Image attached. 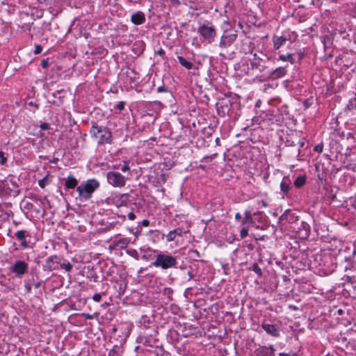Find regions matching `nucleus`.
I'll use <instances>...</instances> for the list:
<instances>
[{"label":"nucleus","instance_id":"obj_1","mask_svg":"<svg viewBox=\"0 0 356 356\" xmlns=\"http://www.w3.org/2000/svg\"><path fill=\"white\" fill-rule=\"evenodd\" d=\"M137 341L143 345L144 353L154 351L163 354L162 343L158 338V332L154 327L145 328L138 337Z\"/></svg>","mask_w":356,"mask_h":356},{"label":"nucleus","instance_id":"obj_2","mask_svg":"<svg viewBox=\"0 0 356 356\" xmlns=\"http://www.w3.org/2000/svg\"><path fill=\"white\" fill-rule=\"evenodd\" d=\"M90 134L92 138L97 140L98 145L111 144L113 143L111 131L106 127L98 126L95 123L90 128Z\"/></svg>","mask_w":356,"mask_h":356},{"label":"nucleus","instance_id":"obj_3","mask_svg":"<svg viewBox=\"0 0 356 356\" xmlns=\"http://www.w3.org/2000/svg\"><path fill=\"white\" fill-rule=\"evenodd\" d=\"M177 264L178 261L176 257L158 251L157 254L155 255V260L152 262L150 266L160 268L162 270H167L169 268H176Z\"/></svg>","mask_w":356,"mask_h":356},{"label":"nucleus","instance_id":"obj_4","mask_svg":"<svg viewBox=\"0 0 356 356\" xmlns=\"http://www.w3.org/2000/svg\"><path fill=\"white\" fill-rule=\"evenodd\" d=\"M99 182L95 179H90L81 183L76 187L79 196L82 199L89 200L93 192L99 187Z\"/></svg>","mask_w":356,"mask_h":356},{"label":"nucleus","instance_id":"obj_5","mask_svg":"<svg viewBox=\"0 0 356 356\" xmlns=\"http://www.w3.org/2000/svg\"><path fill=\"white\" fill-rule=\"evenodd\" d=\"M106 179L109 184L114 187L122 188L126 184V178L121 173L109 171L106 173Z\"/></svg>","mask_w":356,"mask_h":356},{"label":"nucleus","instance_id":"obj_6","mask_svg":"<svg viewBox=\"0 0 356 356\" xmlns=\"http://www.w3.org/2000/svg\"><path fill=\"white\" fill-rule=\"evenodd\" d=\"M197 33L206 40L208 43H212L216 36V31L213 26H209L208 24H202L197 29Z\"/></svg>","mask_w":356,"mask_h":356},{"label":"nucleus","instance_id":"obj_7","mask_svg":"<svg viewBox=\"0 0 356 356\" xmlns=\"http://www.w3.org/2000/svg\"><path fill=\"white\" fill-rule=\"evenodd\" d=\"M236 33H227L226 32L222 34L220 38L219 47L220 48H227L230 47L236 40Z\"/></svg>","mask_w":356,"mask_h":356},{"label":"nucleus","instance_id":"obj_8","mask_svg":"<svg viewBox=\"0 0 356 356\" xmlns=\"http://www.w3.org/2000/svg\"><path fill=\"white\" fill-rule=\"evenodd\" d=\"M28 270V264L23 261H17L11 267V271L14 273L16 276L21 277Z\"/></svg>","mask_w":356,"mask_h":356},{"label":"nucleus","instance_id":"obj_9","mask_svg":"<svg viewBox=\"0 0 356 356\" xmlns=\"http://www.w3.org/2000/svg\"><path fill=\"white\" fill-rule=\"evenodd\" d=\"M261 327L266 333L273 337H278L280 335L279 327L277 325L269 324L266 322H263Z\"/></svg>","mask_w":356,"mask_h":356},{"label":"nucleus","instance_id":"obj_10","mask_svg":"<svg viewBox=\"0 0 356 356\" xmlns=\"http://www.w3.org/2000/svg\"><path fill=\"white\" fill-rule=\"evenodd\" d=\"M280 220H285L291 225L296 223L298 220V216L296 213L291 211V210H286L280 217Z\"/></svg>","mask_w":356,"mask_h":356},{"label":"nucleus","instance_id":"obj_11","mask_svg":"<svg viewBox=\"0 0 356 356\" xmlns=\"http://www.w3.org/2000/svg\"><path fill=\"white\" fill-rule=\"evenodd\" d=\"M275 349L273 345L261 346L254 350L256 356H275Z\"/></svg>","mask_w":356,"mask_h":356},{"label":"nucleus","instance_id":"obj_12","mask_svg":"<svg viewBox=\"0 0 356 356\" xmlns=\"http://www.w3.org/2000/svg\"><path fill=\"white\" fill-rule=\"evenodd\" d=\"M15 236L16 238L20 241V246L24 249H26L29 248V245L26 241V237L29 236V234L26 230H18Z\"/></svg>","mask_w":356,"mask_h":356},{"label":"nucleus","instance_id":"obj_13","mask_svg":"<svg viewBox=\"0 0 356 356\" xmlns=\"http://www.w3.org/2000/svg\"><path fill=\"white\" fill-rule=\"evenodd\" d=\"M56 257H48L45 261V264H43V269L44 270L52 271L58 268V262L55 259Z\"/></svg>","mask_w":356,"mask_h":356},{"label":"nucleus","instance_id":"obj_14","mask_svg":"<svg viewBox=\"0 0 356 356\" xmlns=\"http://www.w3.org/2000/svg\"><path fill=\"white\" fill-rule=\"evenodd\" d=\"M291 181L288 177H284L280 183V190L282 193V198L289 196V191L291 190Z\"/></svg>","mask_w":356,"mask_h":356},{"label":"nucleus","instance_id":"obj_15","mask_svg":"<svg viewBox=\"0 0 356 356\" xmlns=\"http://www.w3.org/2000/svg\"><path fill=\"white\" fill-rule=\"evenodd\" d=\"M131 21L136 25L142 24L145 22V14L141 11H138L131 15Z\"/></svg>","mask_w":356,"mask_h":356},{"label":"nucleus","instance_id":"obj_16","mask_svg":"<svg viewBox=\"0 0 356 356\" xmlns=\"http://www.w3.org/2000/svg\"><path fill=\"white\" fill-rule=\"evenodd\" d=\"M287 38L284 36L273 35L272 38L273 48L275 50L279 49L281 47L285 44Z\"/></svg>","mask_w":356,"mask_h":356},{"label":"nucleus","instance_id":"obj_17","mask_svg":"<svg viewBox=\"0 0 356 356\" xmlns=\"http://www.w3.org/2000/svg\"><path fill=\"white\" fill-rule=\"evenodd\" d=\"M287 70L286 67H279L271 72L270 77L272 79H277L284 76L286 74Z\"/></svg>","mask_w":356,"mask_h":356},{"label":"nucleus","instance_id":"obj_18","mask_svg":"<svg viewBox=\"0 0 356 356\" xmlns=\"http://www.w3.org/2000/svg\"><path fill=\"white\" fill-rule=\"evenodd\" d=\"M253 56L254 58L250 63L251 68L252 70L257 69L259 70L260 72H262L265 68V67L263 65H261L262 59L257 57V54H254Z\"/></svg>","mask_w":356,"mask_h":356},{"label":"nucleus","instance_id":"obj_19","mask_svg":"<svg viewBox=\"0 0 356 356\" xmlns=\"http://www.w3.org/2000/svg\"><path fill=\"white\" fill-rule=\"evenodd\" d=\"M140 251L143 252L144 254L142 256V259L144 260H149L152 259L153 254L156 253L157 254L158 250H152L150 248H140Z\"/></svg>","mask_w":356,"mask_h":356},{"label":"nucleus","instance_id":"obj_20","mask_svg":"<svg viewBox=\"0 0 356 356\" xmlns=\"http://www.w3.org/2000/svg\"><path fill=\"white\" fill-rule=\"evenodd\" d=\"M183 230L181 228L178 227L170 232L166 235L168 242L173 241L177 236H181Z\"/></svg>","mask_w":356,"mask_h":356},{"label":"nucleus","instance_id":"obj_21","mask_svg":"<svg viewBox=\"0 0 356 356\" xmlns=\"http://www.w3.org/2000/svg\"><path fill=\"white\" fill-rule=\"evenodd\" d=\"M78 184L77 179L73 175H69L65 182L66 189H72L76 187Z\"/></svg>","mask_w":356,"mask_h":356},{"label":"nucleus","instance_id":"obj_22","mask_svg":"<svg viewBox=\"0 0 356 356\" xmlns=\"http://www.w3.org/2000/svg\"><path fill=\"white\" fill-rule=\"evenodd\" d=\"M130 243V239L128 238H120L115 240L114 242V246L116 248L124 249L126 248Z\"/></svg>","mask_w":356,"mask_h":356},{"label":"nucleus","instance_id":"obj_23","mask_svg":"<svg viewBox=\"0 0 356 356\" xmlns=\"http://www.w3.org/2000/svg\"><path fill=\"white\" fill-rule=\"evenodd\" d=\"M157 92L161 93L163 92L165 94V99L170 103L172 102L173 95L172 93L169 91L166 87L164 86H160L157 88Z\"/></svg>","mask_w":356,"mask_h":356},{"label":"nucleus","instance_id":"obj_24","mask_svg":"<svg viewBox=\"0 0 356 356\" xmlns=\"http://www.w3.org/2000/svg\"><path fill=\"white\" fill-rule=\"evenodd\" d=\"M254 221L250 211L246 210L244 213V217L241 219V224L244 225L247 224L252 225Z\"/></svg>","mask_w":356,"mask_h":356},{"label":"nucleus","instance_id":"obj_25","mask_svg":"<svg viewBox=\"0 0 356 356\" xmlns=\"http://www.w3.org/2000/svg\"><path fill=\"white\" fill-rule=\"evenodd\" d=\"M278 60H282L284 62H289L291 64H293L295 63V60L293 58V54L291 53H288L286 55L281 54L279 56Z\"/></svg>","mask_w":356,"mask_h":356},{"label":"nucleus","instance_id":"obj_26","mask_svg":"<svg viewBox=\"0 0 356 356\" xmlns=\"http://www.w3.org/2000/svg\"><path fill=\"white\" fill-rule=\"evenodd\" d=\"M305 182H306V176L305 175H300L296 179L293 184L296 188H301L302 186H303L305 185Z\"/></svg>","mask_w":356,"mask_h":356},{"label":"nucleus","instance_id":"obj_27","mask_svg":"<svg viewBox=\"0 0 356 356\" xmlns=\"http://www.w3.org/2000/svg\"><path fill=\"white\" fill-rule=\"evenodd\" d=\"M178 58V60L179 62V63L184 66V67H186V69L188 70H191L192 69L193 66V64L190 62V61H188L186 59H185L183 56H179L177 57Z\"/></svg>","mask_w":356,"mask_h":356},{"label":"nucleus","instance_id":"obj_28","mask_svg":"<svg viewBox=\"0 0 356 356\" xmlns=\"http://www.w3.org/2000/svg\"><path fill=\"white\" fill-rule=\"evenodd\" d=\"M122 353V348L118 346H115L112 350H110L109 356H120Z\"/></svg>","mask_w":356,"mask_h":356},{"label":"nucleus","instance_id":"obj_29","mask_svg":"<svg viewBox=\"0 0 356 356\" xmlns=\"http://www.w3.org/2000/svg\"><path fill=\"white\" fill-rule=\"evenodd\" d=\"M127 199V194H120L115 195L112 198L113 201L118 204V202L120 201L122 203L125 202Z\"/></svg>","mask_w":356,"mask_h":356},{"label":"nucleus","instance_id":"obj_30","mask_svg":"<svg viewBox=\"0 0 356 356\" xmlns=\"http://www.w3.org/2000/svg\"><path fill=\"white\" fill-rule=\"evenodd\" d=\"M347 107L349 110L356 109V94H353V97L349 99Z\"/></svg>","mask_w":356,"mask_h":356},{"label":"nucleus","instance_id":"obj_31","mask_svg":"<svg viewBox=\"0 0 356 356\" xmlns=\"http://www.w3.org/2000/svg\"><path fill=\"white\" fill-rule=\"evenodd\" d=\"M229 111V106L227 104L225 105L221 104L220 107H218V111L219 113H222V115L228 114Z\"/></svg>","mask_w":356,"mask_h":356},{"label":"nucleus","instance_id":"obj_32","mask_svg":"<svg viewBox=\"0 0 356 356\" xmlns=\"http://www.w3.org/2000/svg\"><path fill=\"white\" fill-rule=\"evenodd\" d=\"M253 272H254L259 277L262 276V270L257 263H254L250 268Z\"/></svg>","mask_w":356,"mask_h":356},{"label":"nucleus","instance_id":"obj_33","mask_svg":"<svg viewBox=\"0 0 356 356\" xmlns=\"http://www.w3.org/2000/svg\"><path fill=\"white\" fill-rule=\"evenodd\" d=\"M60 266L61 268L65 269L67 272H70L72 269V265L69 261L61 264Z\"/></svg>","mask_w":356,"mask_h":356},{"label":"nucleus","instance_id":"obj_34","mask_svg":"<svg viewBox=\"0 0 356 356\" xmlns=\"http://www.w3.org/2000/svg\"><path fill=\"white\" fill-rule=\"evenodd\" d=\"M49 184V179L47 177H44L38 181V185L41 188H44Z\"/></svg>","mask_w":356,"mask_h":356},{"label":"nucleus","instance_id":"obj_35","mask_svg":"<svg viewBox=\"0 0 356 356\" xmlns=\"http://www.w3.org/2000/svg\"><path fill=\"white\" fill-rule=\"evenodd\" d=\"M248 235V229L247 227H243L241 229L240 232L241 238H245Z\"/></svg>","mask_w":356,"mask_h":356},{"label":"nucleus","instance_id":"obj_36","mask_svg":"<svg viewBox=\"0 0 356 356\" xmlns=\"http://www.w3.org/2000/svg\"><path fill=\"white\" fill-rule=\"evenodd\" d=\"M120 170L123 172L129 171L130 170L129 163L128 161H124L123 165L121 167Z\"/></svg>","mask_w":356,"mask_h":356},{"label":"nucleus","instance_id":"obj_37","mask_svg":"<svg viewBox=\"0 0 356 356\" xmlns=\"http://www.w3.org/2000/svg\"><path fill=\"white\" fill-rule=\"evenodd\" d=\"M322 41H323V42L324 44L325 47H327V45L331 44L330 38L328 36H327V35H325V36H324L323 38V40Z\"/></svg>","mask_w":356,"mask_h":356},{"label":"nucleus","instance_id":"obj_38","mask_svg":"<svg viewBox=\"0 0 356 356\" xmlns=\"http://www.w3.org/2000/svg\"><path fill=\"white\" fill-rule=\"evenodd\" d=\"M323 143H320V144H318L316 145L315 147H314V150L316 152H323Z\"/></svg>","mask_w":356,"mask_h":356},{"label":"nucleus","instance_id":"obj_39","mask_svg":"<svg viewBox=\"0 0 356 356\" xmlns=\"http://www.w3.org/2000/svg\"><path fill=\"white\" fill-rule=\"evenodd\" d=\"M49 65V59H43L41 61V66L43 69H47Z\"/></svg>","mask_w":356,"mask_h":356},{"label":"nucleus","instance_id":"obj_40","mask_svg":"<svg viewBox=\"0 0 356 356\" xmlns=\"http://www.w3.org/2000/svg\"><path fill=\"white\" fill-rule=\"evenodd\" d=\"M102 299V294L98 293H95L92 296V300L95 301V302H99Z\"/></svg>","mask_w":356,"mask_h":356},{"label":"nucleus","instance_id":"obj_41","mask_svg":"<svg viewBox=\"0 0 356 356\" xmlns=\"http://www.w3.org/2000/svg\"><path fill=\"white\" fill-rule=\"evenodd\" d=\"M115 108L116 109H118L120 111H122L124 108V102H119L116 105H115Z\"/></svg>","mask_w":356,"mask_h":356},{"label":"nucleus","instance_id":"obj_42","mask_svg":"<svg viewBox=\"0 0 356 356\" xmlns=\"http://www.w3.org/2000/svg\"><path fill=\"white\" fill-rule=\"evenodd\" d=\"M42 51V47L40 45H39V44L35 45V50H34L35 54H40Z\"/></svg>","mask_w":356,"mask_h":356},{"label":"nucleus","instance_id":"obj_43","mask_svg":"<svg viewBox=\"0 0 356 356\" xmlns=\"http://www.w3.org/2000/svg\"><path fill=\"white\" fill-rule=\"evenodd\" d=\"M170 5L174 7H178L180 5L179 0H170Z\"/></svg>","mask_w":356,"mask_h":356},{"label":"nucleus","instance_id":"obj_44","mask_svg":"<svg viewBox=\"0 0 356 356\" xmlns=\"http://www.w3.org/2000/svg\"><path fill=\"white\" fill-rule=\"evenodd\" d=\"M7 159L4 156L3 152H0V164H3Z\"/></svg>","mask_w":356,"mask_h":356},{"label":"nucleus","instance_id":"obj_45","mask_svg":"<svg viewBox=\"0 0 356 356\" xmlns=\"http://www.w3.org/2000/svg\"><path fill=\"white\" fill-rule=\"evenodd\" d=\"M42 130H47L49 128V124L47 122H43L40 125Z\"/></svg>","mask_w":356,"mask_h":356},{"label":"nucleus","instance_id":"obj_46","mask_svg":"<svg viewBox=\"0 0 356 356\" xmlns=\"http://www.w3.org/2000/svg\"><path fill=\"white\" fill-rule=\"evenodd\" d=\"M134 72L133 70H128L126 73H127V76L129 77V83H134L135 81V78L134 77H132V76H130L129 75V72Z\"/></svg>","mask_w":356,"mask_h":356},{"label":"nucleus","instance_id":"obj_47","mask_svg":"<svg viewBox=\"0 0 356 356\" xmlns=\"http://www.w3.org/2000/svg\"><path fill=\"white\" fill-rule=\"evenodd\" d=\"M127 217L130 220H134L136 219V215L134 212H129L127 214Z\"/></svg>","mask_w":356,"mask_h":356},{"label":"nucleus","instance_id":"obj_48","mask_svg":"<svg viewBox=\"0 0 356 356\" xmlns=\"http://www.w3.org/2000/svg\"><path fill=\"white\" fill-rule=\"evenodd\" d=\"M145 355L146 356H162L163 354H156L154 353V351H152V352H149V353H145Z\"/></svg>","mask_w":356,"mask_h":356},{"label":"nucleus","instance_id":"obj_49","mask_svg":"<svg viewBox=\"0 0 356 356\" xmlns=\"http://www.w3.org/2000/svg\"><path fill=\"white\" fill-rule=\"evenodd\" d=\"M191 254H192V255L193 257H200V252L197 250H192L191 251Z\"/></svg>","mask_w":356,"mask_h":356},{"label":"nucleus","instance_id":"obj_50","mask_svg":"<svg viewBox=\"0 0 356 356\" xmlns=\"http://www.w3.org/2000/svg\"><path fill=\"white\" fill-rule=\"evenodd\" d=\"M141 225L144 227H147L149 225V220H148L147 219H144L142 220Z\"/></svg>","mask_w":356,"mask_h":356},{"label":"nucleus","instance_id":"obj_51","mask_svg":"<svg viewBox=\"0 0 356 356\" xmlns=\"http://www.w3.org/2000/svg\"><path fill=\"white\" fill-rule=\"evenodd\" d=\"M82 316H84L86 319H92L93 318V315L89 314L83 313Z\"/></svg>","mask_w":356,"mask_h":356},{"label":"nucleus","instance_id":"obj_52","mask_svg":"<svg viewBox=\"0 0 356 356\" xmlns=\"http://www.w3.org/2000/svg\"><path fill=\"white\" fill-rule=\"evenodd\" d=\"M241 219H242V216L240 214V213H236L235 214V220H241Z\"/></svg>","mask_w":356,"mask_h":356},{"label":"nucleus","instance_id":"obj_53","mask_svg":"<svg viewBox=\"0 0 356 356\" xmlns=\"http://www.w3.org/2000/svg\"><path fill=\"white\" fill-rule=\"evenodd\" d=\"M26 290L28 293H30L31 291V285L29 284H27L25 285Z\"/></svg>","mask_w":356,"mask_h":356},{"label":"nucleus","instance_id":"obj_54","mask_svg":"<svg viewBox=\"0 0 356 356\" xmlns=\"http://www.w3.org/2000/svg\"><path fill=\"white\" fill-rule=\"evenodd\" d=\"M156 53H157V54L162 56L165 54V51L163 49H160L159 50L157 51Z\"/></svg>","mask_w":356,"mask_h":356},{"label":"nucleus","instance_id":"obj_55","mask_svg":"<svg viewBox=\"0 0 356 356\" xmlns=\"http://www.w3.org/2000/svg\"><path fill=\"white\" fill-rule=\"evenodd\" d=\"M298 144H299L300 148H303L305 146V142L302 140H299Z\"/></svg>","mask_w":356,"mask_h":356},{"label":"nucleus","instance_id":"obj_56","mask_svg":"<svg viewBox=\"0 0 356 356\" xmlns=\"http://www.w3.org/2000/svg\"><path fill=\"white\" fill-rule=\"evenodd\" d=\"M301 224H302V226L303 227L304 229H306L307 227H309L308 224H307L306 222H305L303 221L301 222Z\"/></svg>","mask_w":356,"mask_h":356},{"label":"nucleus","instance_id":"obj_57","mask_svg":"<svg viewBox=\"0 0 356 356\" xmlns=\"http://www.w3.org/2000/svg\"><path fill=\"white\" fill-rule=\"evenodd\" d=\"M279 356H290V355L288 353H280L279 354Z\"/></svg>","mask_w":356,"mask_h":356},{"label":"nucleus","instance_id":"obj_58","mask_svg":"<svg viewBox=\"0 0 356 356\" xmlns=\"http://www.w3.org/2000/svg\"><path fill=\"white\" fill-rule=\"evenodd\" d=\"M40 285H41L40 282H36V283L34 284V286L36 289L39 288L40 286Z\"/></svg>","mask_w":356,"mask_h":356},{"label":"nucleus","instance_id":"obj_59","mask_svg":"<svg viewBox=\"0 0 356 356\" xmlns=\"http://www.w3.org/2000/svg\"><path fill=\"white\" fill-rule=\"evenodd\" d=\"M188 273V277H189V280H190V279H191V278H192V277H193V274H192V273H191V272H190V271H189Z\"/></svg>","mask_w":356,"mask_h":356},{"label":"nucleus","instance_id":"obj_60","mask_svg":"<svg viewBox=\"0 0 356 356\" xmlns=\"http://www.w3.org/2000/svg\"><path fill=\"white\" fill-rule=\"evenodd\" d=\"M219 143H220V139H219L218 138H217L216 139V143L217 145H219Z\"/></svg>","mask_w":356,"mask_h":356},{"label":"nucleus","instance_id":"obj_61","mask_svg":"<svg viewBox=\"0 0 356 356\" xmlns=\"http://www.w3.org/2000/svg\"><path fill=\"white\" fill-rule=\"evenodd\" d=\"M118 216L122 218L123 220L125 219V216Z\"/></svg>","mask_w":356,"mask_h":356},{"label":"nucleus","instance_id":"obj_62","mask_svg":"<svg viewBox=\"0 0 356 356\" xmlns=\"http://www.w3.org/2000/svg\"><path fill=\"white\" fill-rule=\"evenodd\" d=\"M262 204L264 206V207H266L267 204L264 202V201H262Z\"/></svg>","mask_w":356,"mask_h":356},{"label":"nucleus","instance_id":"obj_63","mask_svg":"<svg viewBox=\"0 0 356 356\" xmlns=\"http://www.w3.org/2000/svg\"><path fill=\"white\" fill-rule=\"evenodd\" d=\"M1 185H3V186H6V183H1Z\"/></svg>","mask_w":356,"mask_h":356},{"label":"nucleus","instance_id":"obj_64","mask_svg":"<svg viewBox=\"0 0 356 356\" xmlns=\"http://www.w3.org/2000/svg\"><path fill=\"white\" fill-rule=\"evenodd\" d=\"M338 312H339V314H341V313L342 312L341 309H339V310H338Z\"/></svg>","mask_w":356,"mask_h":356}]
</instances>
